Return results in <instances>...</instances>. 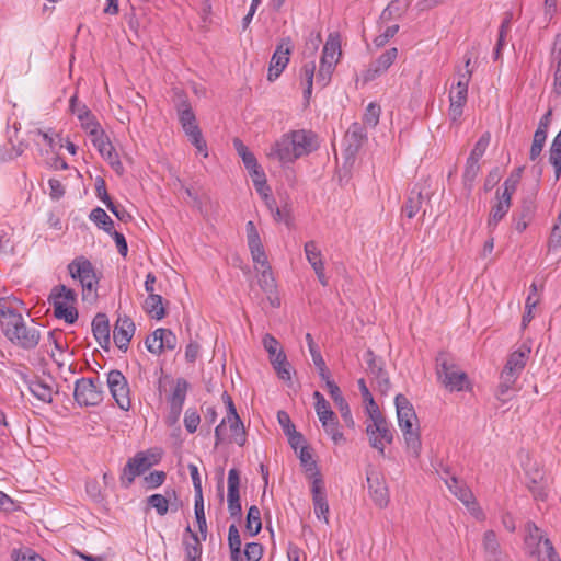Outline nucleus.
<instances>
[{"mask_svg":"<svg viewBox=\"0 0 561 561\" xmlns=\"http://www.w3.org/2000/svg\"><path fill=\"white\" fill-rule=\"evenodd\" d=\"M367 139L365 127L359 123H353L347 129L344 144L346 159H354Z\"/></svg>","mask_w":561,"mask_h":561,"instance_id":"obj_14","label":"nucleus"},{"mask_svg":"<svg viewBox=\"0 0 561 561\" xmlns=\"http://www.w3.org/2000/svg\"><path fill=\"white\" fill-rule=\"evenodd\" d=\"M256 264L255 268L259 272V285L264 293L272 295L276 291V280L274 278L272 267L267 261V256L264 259L253 260Z\"/></svg>","mask_w":561,"mask_h":561,"instance_id":"obj_19","label":"nucleus"},{"mask_svg":"<svg viewBox=\"0 0 561 561\" xmlns=\"http://www.w3.org/2000/svg\"><path fill=\"white\" fill-rule=\"evenodd\" d=\"M28 390L43 402H51L53 400L51 387L42 379L35 378L30 380Z\"/></svg>","mask_w":561,"mask_h":561,"instance_id":"obj_32","label":"nucleus"},{"mask_svg":"<svg viewBox=\"0 0 561 561\" xmlns=\"http://www.w3.org/2000/svg\"><path fill=\"white\" fill-rule=\"evenodd\" d=\"M549 162L554 169L556 180H559L561 175V146L551 144L549 150Z\"/></svg>","mask_w":561,"mask_h":561,"instance_id":"obj_59","label":"nucleus"},{"mask_svg":"<svg viewBox=\"0 0 561 561\" xmlns=\"http://www.w3.org/2000/svg\"><path fill=\"white\" fill-rule=\"evenodd\" d=\"M263 346L268 353L270 362L277 375L284 381L291 380V365L287 360L286 354L279 345V342L270 333H266L262 339Z\"/></svg>","mask_w":561,"mask_h":561,"instance_id":"obj_8","label":"nucleus"},{"mask_svg":"<svg viewBox=\"0 0 561 561\" xmlns=\"http://www.w3.org/2000/svg\"><path fill=\"white\" fill-rule=\"evenodd\" d=\"M245 230H247L248 247L250 249L252 260H260V257L264 259V256L266 254H265L264 247L262 244L259 231H257L254 222L248 221L247 226H245Z\"/></svg>","mask_w":561,"mask_h":561,"instance_id":"obj_24","label":"nucleus"},{"mask_svg":"<svg viewBox=\"0 0 561 561\" xmlns=\"http://www.w3.org/2000/svg\"><path fill=\"white\" fill-rule=\"evenodd\" d=\"M164 333L163 328H159L153 331V333L148 336L145 341L147 350L152 354H161L162 353V343L161 335Z\"/></svg>","mask_w":561,"mask_h":561,"instance_id":"obj_51","label":"nucleus"},{"mask_svg":"<svg viewBox=\"0 0 561 561\" xmlns=\"http://www.w3.org/2000/svg\"><path fill=\"white\" fill-rule=\"evenodd\" d=\"M530 353V348L523 345L517 351L513 352L504 366L505 369L512 368L514 373L520 375L522 370L525 368L528 355Z\"/></svg>","mask_w":561,"mask_h":561,"instance_id":"obj_27","label":"nucleus"},{"mask_svg":"<svg viewBox=\"0 0 561 561\" xmlns=\"http://www.w3.org/2000/svg\"><path fill=\"white\" fill-rule=\"evenodd\" d=\"M519 374L514 373L512 368L505 369L503 368L500 375V383L497 387L496 397L499 400L506 402V394L510 390L514 388L515 382L517 381Z\"/></svg>","mask_w":561,"mask_h":561,"instance_id":"obj_26","label":"nucleus"},{"mask_svg":"<svg viewBox=\"0 0 561 561\" xmlns=\"http://www.w3.org/2000/svg\"><path fill=\"white\" fill-rule=\"evenodd\" d=\"M398 422L404 420H416L417 415L411 402L401 393L394 398Z\"/></svg>","mask_w":561,"mask_h":561,"instance_id":"obj_29","label":"nucleus"},{"mask_svg":"<svg viewBox=\"0 0 561 561\" xmlns=\"http://www.w3.org/2000/svg\"><path fill=\"white\" fill-rule=\"evenodd\" d=\"M188 387L190 385L186 379L178 378L175 381V387L168 399L169 405L183 408Z\"/></svg>","mask_w":561,"mask_h":561,"instance_id":"obj_33","label":"nucleus"},{"mask_svg":"<svg viewBox=\"0 0 561 561\" xmlns=\"http://www.w3.org/2000/svg\"><path fill=\"white\" fill-rule=\"evenodd\" d=\"M305 253H306V257H307L308 262L310 263V265L312 266V268L314 266H318V264H323L321 251L319 250V248L314 241L306 242Z\"/></svg>","mask_w":561,"mask_h":561,"instance_id":"obj_50","label":"nucleus"},{"mask_svg":"<svg viewBox=\"0 0 561 561\" xmlns=\"http://www.w3.org/2000/svg\"><path fill=\"white\" fill-rule=\"evenodd\" d=\"M536 211V204L533 198H525L522 202V205L516 214H514L513 219L515 222V229L518 232H523L526 230L528 225L531 222L534 215Z\"/></svg>","mask_w":561,"mask_h":561,"instance_id":"obj_22","label":"nucleus"},{"mask_svg":"<svg viewBox=\"0 0 561 561\" xmlns=\"http://www.w3.org/2000/svg\"><path fill=\"white\" fill-rule=\"evenodd\" d=\"M201 422V416L195 409H187L184 414V426L191 434L195 433Z\"/></svg>","mask_w":561,"mask_h":561,"instance_id":"obj_61","label":"nucleus"},{"mask_svg":"<svg viewBox=\"0 0 561 561\" xmlns=\"http://www.w3.org/2000/svg\"><path fill=\"white\" fill-rule=\"evenodd\" d=\"M72 279L80 282L83 300H95L100 282L92 263L83 255L73 259L67 266Z\"/></svg>","mask_w":561,"mask_h":561,"instance_id":"obj_3","label":"nucleus"},{"mask_svg":"<svg viewBox=\"0 0 561 561\" xmlns=\"http://www.w3.org/2000/svg\"><path fill=\"white\" fill-rule=\"evenodd\" d=\"M316 65L314 61L306 62L301 68V78L306 82V89L304 91V96L306 100H309L312 93V84L314 77Z\"/></svg>","mask_w":561,"mask_h":561,"instance_id":"obj_45","label":"nucleus"},{"mask_svg":"<svg viewBox=\"0 0 561 561\" xmlns=\"http://www.w3.org/2000/svg\"><path fill=\"white\" fill-rule=\"evenodd\" d=\"M482 549L485 561H511L508 554L502 549L495 531L492 529L484 531Z\"/></svg>","mask_w":561,"mask_h":561,"instance_id":"obj_16","label":"nucleus"},{"mask_svg":"<svg viewBox=\"0 0 561 561\" xmlns=\"http://www.w3.org/2000/svg\"><path fill=\"white\" fill-rule=\"evenodd\" d=\"M334 67L320 59V67L317 73V83L324 88L331 80Z\"/></svg>","mask_w":561,"mask_h":561,"instance_id":"obj_60","label":"nucleus"},{"mask_svg":"<svg viewBox=\"0 0 561 561\" xmlns=\"http://www.w3.org/2000/svg\"><path fill=\"white\" fill-rule=\"evenodd\" d=\"M89 218L93 221L100 229L104 230L107 233H112L114 230V222L111 217L106 214L104 209L101 207L94 208Z\"/></svg>","mask_w":561,"mask_h":561,"instance_id":"obj_35","label":"nucleus"},{"mask_svg":"<svg viewBox=\"0 0 561 561\" xmlns=\"http://www.w3.org/2000/svg\"><path fill=\"white\" fill-rule=\"evenodd\" d=\"M69 107L70 111L77 115L78 119H85L87 117H89V114L91 113V111L87 107L85 104H81L78 101L76 94L70 99Z\"/></svg>","mask_w":561,"mask_h":561,"instance_id":"obj_63","label":"nucleus"},{"mask_svg":"<svg viewBox=\"0 0 561 561\" xmlns=\"http://www.w3.org/2000/svg\"><path fill=\"white\" fill-rule=\"evenodd\" d=\"M321 423H322V426H323L325 433L331 436L332 440L335 444H339V443L345 440L343 433L339 430L337 417H334L333 420H327V421L323 420V422H321Z\"/></svg>","mask_w":561,"mask_h":561,"instance_id":"obj_48","label":"nucleus"},{"mask_svg":"<svg viewBox=\"0 0 561 561\" xmlns=\"http://www.w3.org/2000/svg\"><path fill=\"white\" fill-rule=\"evenodd\" d=\"M225 420L229 423L233 442L239 446H243L247 442V434L240 416L236 414L226 416Z\"/></svg>","mask_w":561,"mask_h":561,"instance_id":"obj_34","label":"nucleus"},{"mask_svg":"<svg viewBox=\"0 0 561 561\" xmlns=\"http://www.w3.org/2000/svg\"><path fill=\"white\" fill-rule=\"evenodd\" d=\"M398 424L402 431L407 450L417 458L422 449L419 420H404Z\"/></svg>","mask_w":561,"mask_h":561,"instance_id":"obj_13","label":"nucleus"},{"mask_svg":"<svg viewBox=\"0 0 561 561\" xmlns=\"http://www.w3.org/2000/svg\"><path fill=\"white\" fill-rule=\"evenodd\" d=\"M510 208V205L497 201L496 204L492 206V209L490 211V216L488 219V228L490 230H493L497 226V224L506 216Z\"/></svg>","mask_w":561,"mask_h":561,"instance_id":"obj_40","label":"nucleus"},{"mask_svg":"<svg viewBox=\"0 0 561 561\" xmlns=\"http://www.w3.org/2000/svg\"><path fill=\"white\" fill-rule=\"evenodd\" d=\"M12 559L14 561H46L31 548L14 549L12 551Z\"/></svg>","mask_w":561,"mask_h":561,"instance_id":"obj_55","label":"nucleus"},{"mask_svg":"<svg viewBox=\"0 0 561 561\" xmlns=\"http://www.w3.org/2000/svg\"><path fill=\"white\" fill-rule=\"evenodd\" d=\"M561 62V33L554 36L551 49H550V66Z\"/></svg>","mask_w":561,"mask_h":561,"instance_id":"obj_64","label":"nucleus"},{"mask_svg":"<svg viewBox=\"0 0 561 561\" xmlns=\"http://www.w3.org/2000/svg\"><path fill=\"white\" fill-rule=\"evenodd\" d=\"M398 57V49L396 47L386 50L376 59L373 65L381 72H386Z\"/></svg>","mask_w":561,"mask_h":561,"instance_id":"obj_44","label":"nucleus"},{"mask_svg":"<svg viewBox=\"0 0 561 561\" xmlns=\"http://www.w3.org/2000/svg\"><path fill=\"white\" fill-rule=\"evenodd\" d=\"M160 456L148 451H139L128 460L129 467H134L140 474L149 470L153 465L158 463Z\"/></svg>","mask_w":561,"mask_h":561,"instance_id":"obj_25","label":"nucleus"},{"mask_svg":"<svg viewBox=\"0 0 561 561\" xmlns=\"http://www.w3.org/2000/svg\"><path fill=\"white\" fill-rule=\"evenodd\" d=\"M490 141H491V134L489 131H485L479 138V140L476 142V145H474L473 149L471 150L468 158L479 161L483 157L486 148L490 145Z\"/></svg>","mask_w":561,"mask_h":561,"instance_id":"obj_49","label":"nucleus"},{"mask_svg":"<svg viewBox=\"0 0 561 561\" xmlns=\"http://www.w3.org/2000/svg\"><path fill=\"white\" fill-rule=\"evenodd\" d=\"M316 135L304 129L294 130L282 136L268 153L282 163H291L296 159L307 156L317 149Z\"/></svg>","mask_w":561,"mask_h":561,"instance_id":"obj_2","label":"nucleus"},{"mask_svg":"<svg viewBox=\"0 0 561 561\" xmlns=\"http://www.w3.org/2000/svg\"><path fill=\"white\" fill-rule=\"evenodd\" d=\"M547 139V134H543L541 130H536L534 134L533 144L529 151V159L535 161L541 153L543 145Z\"/></svg>","mask_w":561,"mask_h":561,"instance_id":"obj_53","label":"nucleus"},{"mask_svg":"<svg viewBox=\"0 0 561 561\" xmlns=\"http://www.w3.org/2000/svg\"><path fill=\"white\" fill-rule=\"evenodd\" d=\"M366 480L369 494L375 504L380 507L387 506L389 503V491L383 474L378 470L370 469L367 471Z\"/></svg>","mask_w":561,"mask_h":561,"instance_id":"obj_12","label":"nucleus"},{"mask_svg":"<svg viewBox=\"0 0 561 561\" xmlns=\"http://www.w3.org/2000/svg\"><path fill=\"white\" fill-rule=\"evenodd\" d=\"M228 545L231 554V561H241V537L238 527L232 524L228 530Z\"/></svg>","mask_w":561,"mask_h":561,"instance_id":"obj_36","label":"nucleus"},{"mask_svg":"<svg viewBox=\"0 0 561 561\" xmlns=\"http://www.w3.org/2000/svg\"><path fill=\"white\" fill-rule=\"evenodd\" d=\"M364 357L367 364L368 374H370L371 376H376L385 371L382 359L378 358L371 350L366 351Z\"/></svg>","mask_w":561,"mask_h":561,"instance_id":"obj_47","label":"nucleus"},{"mask_svg":"<svg viewBox=\"0 0 561 561\" xmlns=\"http://www.w3.org/2000/svg\"><path fill=\"white\" fill-rule=\"evenodd\" d=\"M0 316L2 331L12 343L27 350L38 344L39 332L26 327L21 313L8 305V298H0Z\"/></svg>","mask_w":561,"mask_h":561,"instance_id":"obj_1","label":"nucleus"},{"mask_svg":"<svg viewBox=\"0 0 561 561\" xmlns=\"http://www.w3.org/2000/svg\"><path fill=\"white\" fill-rule=\"evenodd\" d=\"M335 54L341 55L340 36L336 33H331L328 37V41H327L324 47H323L321 59H322V61H325L327 56H330L331 59H334Z\"/></svg>","mask_w":561,"mask_h":561,"instance_id":"obj_43","label":"nucleus"},{"mask_svg":"<svg viewBox=\"0 0 561 561\" xmlns=\"http://www.w3.org/2000/svg\"><path fill=\"white\" fill-rule=\"evenodd\" d=\"M149 506L156 508L160 516L168 513L169 500L162 494H152L147 499Z\"/></svg>","mask_w":561,"mask_h":561,"instance_id":"obj_56","label":"nucleus"},{"mask_svg":"<svg viewBox=\"0 0 561 561\" xmlns=\"http://www.w3.org/2000/svg\"><path fill=\"white\" fill-rule=\"evenodd\" d=\"M329 394L334 401L336 408L339 409L341 417L343 419L345 425L350 428H354L355 421L352 416L350 405L342 396V392L336 383L329 382Z\"/></svg>","mask_w":561,"mask_h":561,"instance_id":"obj_23","label":"nucleus"},{"mask_svg":"<svg viewBox=\"0 0 561 561\" xmlns=\"http://www.w3.org/2000/svg\"><path fill=\"white\" fill-rule=\"evenodd\" d=\"M233 146H234V149L237 150L238 154L242 158V161L247 169L257 167V160H256L255 156L249 150V148L239 138H236L233 140Z\"/></svg>","mask_w":561,"mask_h":561,"instance_id":"obj_42","label":"nucleus"},{"mask_svg":"<svg viewBox=\"0 0 561 561\" xmlns=\"http://www.w3.org/2000/svg\"><path fill=\"white\" fill-rule=\"evenodd\" d=\"M312 501L314 506V513L318 518L323 517L324 522L328 523L329 504L327 501V493L324 490L323 480L317 472V477L312 481Z\"/></svg>","mask_w":561,"mask_h":561,"instance_id":"obj_18","label":"nucleus"},{"mask_svg":"<svg viewBox=\"0 0 561 561\" xmlns=\"http://www.w3.org/2000/svg\"><path fill=\"white\" fill-rule=\"evenodd\" d=\"M358 388L360 390L363 400L366 404V413L368 415L374 414L376 412H380L379 407L375 402L369 389L366 386V382L364 379L358 380Z\"/></svg>","mask_w":561,"mask_h":561,"instance_id":"obj_46","label":"nucleus"},{"mask_svg":"<svg viewBox=\"0 0 561 561\" xmlns=\"http://www.w3.org/2000/svg\"><path fill=\"white\" fill-rule=\"evenodd\" d=\"M135 329V324L129 317H118L113 331V340L121 351H127Z\"/></svg>","mask_w":561,"mask_h":561,"instance_id":"obj_17","label":"nucleus"},{"mask_svg":"<svg viewBox=\"0 0 561 561\" xmlns=\"http://www.w3.org/2000/svg\"><path fill=\"white\" fill-rule=\"evenodd\" d=\"M103 394V383L99 378H80L75 383L73 398L80 407L99 405Z\"/></svg>","mask_w":561,"mask_h":561,"instance_id":"obj_7","label":"nucleus"},{"mask_svg":"<svg viewBox=\"0 0 561 561\" xmlns=\"http://www.w3.org/2000/svg\"><path fill=\"white\" fill-rule=\"evenodd\" d=\"M368 417L369 423L366 425V434L368 436L369 445L383 456L386 444H391L393 442V433L381 412L370 414Z\"/></svg>","mask_w":561,"mask_h":561,"instance_id":"obj_6","label":"nucleus"},{"mask_svg":"<svg viewBox=\"0 0 561 561\" xmlns=\"http://www.w3.org/2000/svg\"><path fill=\"white\" fill-rule=\"evenodd\" d=\"M243 553L247 561H260L263 556V546L259 542H249Z\"/></svg>","mask_w":561,"mask_h":561,"instance_id":"obj_62","label":"nucleus"},{"mask_svg":"<svg viewBox=\"0 0 561 561\" xmlns=\"http://www.w3.org/2000/svg\"><path fill=\"white\" fill-rule=\"evenodd\" d=\"M172 92H173L172 100H173L174 107L176 108L178 114L184 112L185 110H187V111L192 110L187 94L183 90L174 88L172 90Z\"/></svg>","mask_w":561,"mask_h":561,"instance_id":"obj_52","label":"nucleus"},{"mask_svg":"<svg viewBox=\"0 0 561 561\" xmlns=\"http://www.w3.org/2000/svg\"><path fill=\"white\" fill-rule=\"evenodd\" d=\"M48 302L54 307V316L57 319H64L65 322L72 324L78 320V311L75 307L77 302V293L66 285H56L53 287Z\"/></svg>","mask_w":561,"mask_h":561,"instance_id":"obj_5","label":"nucleus"},{"mask_svg":"<svg viewBox=\"0 0 561 561\" xmlns=\"http://www.w3.org/2000/svg\"><path fill=\"white\" fill-rule=\"evenodd\" d=\"M240 472L232 468L228 472V502H240Z\"/></svg>","mask_w":561,"mask_h":561,"instance_id":"obj_38","label":"nucleus"},{"mask_svg":"<svg viewBox=\"0 0 561 561\" xmlns=\"http://www.w3.org/2000/svg\"><path fill=\"white\" fill-rule=\"evenodd\" d=\"M468 93L461 91H450L449 93V116L451 121L456 122L462 115V107L467 103Z\"/></svg>","mask_w":561,"mask_h":561,"instance_id":"obj_30","label":"nucleus"},{"mask_svg":"<svg viewBox=\"0 0 561 561\" xmlns=\"http://www.w3.org/2000/svg\"><path fill=\"white\" fill-rule=\"evenodd\" d=\"M92 332L99 345L108 351L111 345L110 322L105 313H98L94 317Z\"/></svg>","mask_w":561,"mask_h":561,"instance_id":"obj_20","label":"nucleus"},{"mask_svg":"<svg viewBox=\"0 0 561 561\" xmlns=\"http://www.w3.org/2000/svg\"><path fill=\"white\" fill-rule=\"evenodd\" d=\"M436 370L438 379L449 391H462L470 389V382L465 371H461L453 358L445 352L436 357Z\"/></svg>","mask_w":561,"mask_h":561,"instance_id":"obj_4","label":"nucleus"},{"mask_svg":"<svg viewBox=\"0 0 561 561\" xmlns=\"http://www.w3.org/2000/svg\"><path fill=\"white\" fill-rule=\"evenodd\" d=\"M423 203V195L420 190L413 188L411 190L407 202L402 207V211L407 215L408 218H413L421 209Z\"/></svg>","mask_w":561,"mask_h":561,"instance_id":"obj_31","label":"nucleus"},{"mask_svg":"<svg viewBox=\"0 0 561 561\" xmlns=\"http://www.w3.org/2000/svg\"><path fill=\"white\" fill-rule=\"evenodd\" d=\"M245 528L250 536L257 535L262 529L261 512L256 505H252L248 510Z\"/></svg>","mask_w":561,"mask_h":561,"instance_id":"obj_37","label":"nucleus"},{"mask_svg":"<svg viewBox=\"0 0 561 561\" xmlns=\"http://www.w3.org/2000/svg\"><path fill=\"white\" fill-rule=\"evenodd\" d=\"M195 517L198 525V530L202 535L203 540L206 539L207 536V523L205 517V511H204V499L203 495L195 496Z\"/></svg>","mask_w":561,"mask_h":561,"instance_id":"obj_41","label":"nucleus"},{"mask_svg":"<svg viewBox=\"0 0 561 561\" xmlns=\"http://www.w3.org/2000/svg\"><path fill=\"white\" fill-rule=\"evenodd\" d=\"M107 386L116 404L123 411L131 408L130 390L126 377L122 371L113 369L107 374Z\"/></svg>","mask_w":561,"mask_h":561,"instance_id":"obj_9","label":"nucleus"},{"mask_svg":"<svg viewBox=\"0 0 561 561\" xmlns=\"http://www.w3.org/2000/svg\"><path fill=\"white\" fill-rule=\"evenodd\" d=\"M179 121L186 136L190 138L191 142L196 147V149L204 153V157L208 156L207 145L205 139L203 138L202 131L196 124V117L193 110H185L182 113H179Z\"/></svg>","mask_w":561,"mask_h":561,"instance_id":"obj_10","label":"nucleus"},{"mask_svg":"<svg viewBox=\"0 0 561 561\" xmlns=\"http://www.w3.org/2000/svg\"><path fill=\"white\" fill-rule=\"evenodd\" d=\"M186 531L191 534L193 542H185V559L186 561H201L202 543L197 534L193 533L190 527Z\"/></svg>","mask_w":561,"mask_h":561,"instance_id":"obj_39","label":"nucleus"},{"mask_svg":"<svg viewBox=\"0 0 561 561\" xmlns=\"http://www.w3.org/2000/svg\"><path fill=\"white\" fill-rule=\"evenodd\" d=\"M291 53V39L289 37L283 38L277 45L268 67L267 80L275 81L289 62V55Z\"/></svg>","mask_w":561,"mask_h":561,"instance_id":"obj_11","label":"nucleus"},{"mask_svg":"<svg viewBox=\"0 0 561 561\" xmlns=\"http://www.w3.org/2000/svg\"><path fill=\"white\" fill-rule=\"evenodd\" d=\"M91 140L93 146L98 149L101 156L108 153L110 150L114 149L107 136L104 134L103 129L99 131L96 135H93Z\"/></svg>","mask_w":561,"mask_h":561,"instance_id":"obj_57","label":"nucleus"},{"mask_svg":"<svg viewBox=\"0 0 561 561\" xmlns=\"http://www.w3.org/2000/svg\"><path fill=\"white\" fill-rule=\"evenodd\" d=\"M547 538L543 536V531L538 528L534 523L529 522L526 525V536H525V545L529 550L531 556H537L538 559L541 558V549L543 546V541Z\"/></svg>","mask_w":561,"mask_h":561,"instance_id":"obj_21","label":"nucleus"},{"mask_svg":"<svg viewBox=\"0 0 561 561\" xmlns=\"http://www.w3.org/2000/svg\"><path fill=\"white\" fill-rule=\"evenodd\" d=\"M381 108L376 103H369L364 113V123L365 125L374 128L377 126L380 117Z\"/></svg>","mask_w":561,"mask_h":561,"instance_id":"obj_54","label":"nucleus"},{"mask_svg":"<svg viewBox=\"0 0 561 561\" xmlns=\"http://www.w3.org/2000/svg\"><path fill=\"white\" fill-rule=\"evenodd\" d=\"M445 484L450 490V492L459 500L461 501L468 508H470L472 512L478 511L479 514H482L480 507L478 506V503L474 500V495L472 491L456 476H450L449 478L444 479Z\"/></svg>","mask_w":561,"mask_h":561,"instance_id":"obj_15","label":"nucleus"},{"mask_svg":"<svg viewBox=\"0 0 561 561\" xmlns=\"http://www.w3.org/2000/svg\"><path fill=\"white\" fill-rule=\"evenodd\" d=\"M144 309L151 318L156 320H161L167 314L163 306V298L158 294L148 295L144 302Z\"/></svg>","mask_w":561,"mask_h":561,"instance_id":"obj_28","label":"nucleus"},{"mask_svg":"<svg viewBox=\"0 0 561 561\" xmlns=\"http://www.w3.org/2000/svg\"><path fill=\"white\" fill-rule=\"evenodd\" d=\"M480 172V164L478 160L468 158L465 172L463 182L466 185H471Z\"/></svg>","mask_w":561,"mask_h":561,"instance_id":"obj_58","label":"nucleus"}]
</instances>
